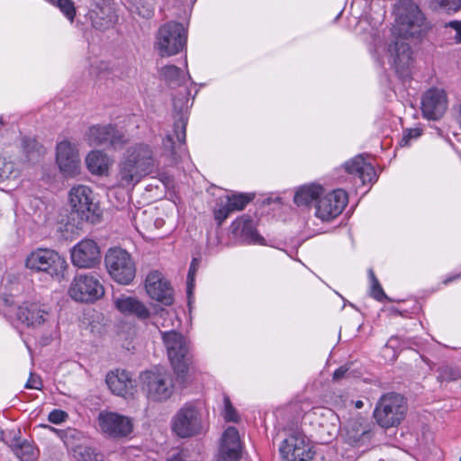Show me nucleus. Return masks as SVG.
<instances>
[{
	"mask_svg": "<svg viewBox=\"0 0 461 461\" xmlns=\"http://www.w3.org/2000/svg\"><path fill=\"white\" fill-rule=\"evenodd\" d=\"M394 23L392 28L393 40L385 48L378 29L370 32L371 44L376 59L384 63L380 58V49L385 52L389 64L396 74L405 78L409 76L411 62V49L405 39H417L425 34L430 28L424 14L412 0H395L393 5Z\"/></svg>",
	"mask_w": 461,
	"mask_h": 461,
	"instance_id": "1",
	"label": "nucleus"
},
{
	"mask_svg": "<svg viewBox=\"0 0 461 461\" xmlns=\"http://www.w3.org/2000/svg\"><path fill=\"white\" fill-rule=\"evenodd\" d=\"M156 149L145 142L129 146L122 154L117 174L121 186L137 185L143 177L156 171L158 167Z\"/></svg>",
	"mask_w": 461,
	"mask_h": 461,
	"instance_id": "2",
	"label": "nucleus"
},
{
	"mask_svg": "<svg viewBox=\"0 0 461 461\" xmlns=\"http://www.w3.org/2000/svg\"><path fill=\"white\" fill-rule=\"evenodd\" d=\"M187 29L180 23L168 22L159 27L156 34L155 49L161 57L181 52L186 45Z\"/></svg>",
	"mask_w": 461,
	"mask_h": 461,
	"instance_id": "3",
	"label": "nucleus"
},
{
	"mask_svg": "<svg viewBox=\"0 0 461 461\" xmlns=\"http://www.w3.org/2000/svg\"><path fill=\"white\" fill-rule=\"evenodd\" d=\"M25 267L35 272H43L53 278L64 276L68 264L58 252L50 249H37L27 255Z\"/></svg>",
	"mask_w": 461,
	"mask_h": 461,
	"instance_id": "4",
	"label": "nucleus"
},
{
	"mask_svg": "<svg viewBox=\"0 0 461 461\" xmlns=\"http://www.w3.org/2000/svg\"><path fill=\"white\" fill-rule=\"evenodd\" d=\"M407 411V404L404 398L395 393L384 394L378 401L374 417L382 428L398 426L404 419Z\"/></svg>",
	"mask_w": 461,
	"mask_h": 461,
	"instance_id": "5",
	"label": "nucleus"
},
{
	"mask_svg": "<svg viewBox=\"0 0 461 461\" xmlns=\"http://www.w3.org/2000/svg\"><path fill=\"white\" fill-rule=\"evenodd\" d=\"M161 336L171 366L178 378L183 381L190 361L189 343L181 333L175 330L161 331Z\"/></svg>",
	"mask_w": 461,
	"mask_h": 461,
	"instance_id": "6",
	"label": "nucleus"
},
{
	"mask_svg": "<svg viewBox=\"0 0 461 461\" xmlns=\"http://www.w3.org/2000/svg\"><path fill=\"white\" fill-rule=\"evenodd\" d=\"M140 378L142 391L151 401L162 402L173 394L172 376L165 368L145 371Z\"/></svg>",
	"mask_w": 461,
	"mask_h": 461,
	"instance_id": "7",
	"label": "nucleus"
},
{
	"mask_svg": "<svg viewBox=\"0 0 461 461\" xmlns=\"http://www.w3.org/2000/svg\"><path fill=\"white\" fill-rule=\"evenodd\" d=\"M105 267L111 277L119 284H130L136 273L131 256L121 248L110 249L104 258Z\"/></svg>",
	"mask_w": 461,
	"mask_h": 461,
	"instance_id": "8",
	"label": "nucleus"
},
{
	"mask_svg": "<svg viewBox=\"0 0 461 461\" xmlns=\"http://www.w3.org/2000/svg\"><path fill=\"white\" fill-rule=\"evenodd\" d=\"M172 430L180 438H190L203 431L202 414L193 402L184 404L172 419Z\"/></svg>",
	"mask_w": 461,
	"mask_h": 461,
	"instance_id": "9",
	"label": "nucleus"
},
{
	"mask_svg": "<svg viewBox=\"0 0 461 461\" xmlns=\"http://www.w3.org/2000/svg\"><path fill=\"white\" fill-rule=\"evenodd\" d=\"M69 203L72 212L81 221L96 222L99 220V207L94 202L92 190L84 185L74 186L69 191Z\"/></svg>",
	"mask_w": 461,
	"mask_h": 461,
	"instance_id": "10",
	"label": "nucleus"
},
{
	"mask_svg": "<svg viewBox=\"0 0 461 461\" xmlns=\"http://www.w3.org/2000/svg\"><path fill=\"white\" fill-rule=\"evenodd\" d=\"M68 293L77 302H95L104 294V288L93 275H78L73 279Z\"/></svg>",
	"mask_w": 461,
	"mask_h": 461,
	"instance_id": "11",
	"label": "nucleus"
},
{
	"mask_svg": "<svg viewBox=\"0 0 461 461\" xmlns=\"http://www.w3.org/2000/svg\"><path fill=\"white\" fill-rule=\"evenodd\" d=\"M347 203L348 194L342 189L321 194L315 204V216L323 221H330L342 212Z\"/></svg>",
	"mask_w": 461,
	"mask_h": 461,
	"instance_id": "12",
	"label": "nucleus"
},
{
	"mask_svg": "<svg viewBox=\"0 0 461 461\" xmlns=\"http://www.w3.org/2000/svg\"><path fill=\"white\" fill-rule=\"evenodd\" d=\"M280 453L285 461H310L315 454L306 437L299 432L291 434L283 441Z\"/></svg>",
	"mask_w": 461,
	"mask_h": 461,
	"instance_id": "13",
	"label": "nucleus"
},
{
	"mask_svg": "<svg viewBox=\"0 0 461 461\" xmlns=\"http://www.w3.org/2000/svg\"><path fill=\"white\" fill-rule=\"evenodd\" d=\"M87 140L91 146L121 149L127 141L125 134L113 125H95L89 128Z\"/></svg>",
	"mask_w": 461,
	"mask_h": 461,
	"instance_id": "14",
	"label": "nucleus"
},
{
	"mask_svg": "<svg viewBox=\"0 0 461 461\" xmlns=\"http://www.w3.org/2000/svg\"><path fill=\"white\" fill-rule=\"evenodd\" d=\"M16 319L30 328H39L51 321L50 308L39 303H24L15 309Z\"/></svg>",
	"mask_w": 461,
	"mask_h": 461,
	"instance_id": "15",
	"label": "nucleus"
},
{
	"mask_svg": "<svg viewBox=\"0 0 461 461\" xmlns=\"http://www.w3.org/2000/svg\"><path fill=\"white\" fill-rule=\"evenodd\" d=\"M101 252L97 243L85 239L77 243L71 249V261L80 268H92L100 263Z\"/></svg>",
	"mask_w": 461,
	"mask_h": 461,
	"instance_id": "16",
	"label": "nucleus"
},
{
	"mask_svg": "<svg viewBox=\"0 0 461 461\" xmlns=\"http://www.w3.org/2000/svg\"><path fill=\"white\" fill-rule=\"evenodd\" d=\"M56 160L65 176H75L80 172L78 151L69 141L63 140L57 145Z\"/></svg>",
	"mask_w": 461,
	"mask_h": 461,
	"instance_id": "17",
	"label": "nucleus"
},
{
	"mask_svg": "<svg viewBox=\"0 0 461 461\" xmlns=\"http://www.w3.org/2000/svg\"><path fill=\"white\" fill-rule=\"evenodd\" d=\"M447 109V97L445 90L432 87L427 90L421 99V111L427 119L438 120Z\"/></svg>",
	"mask_w": 461,
	"mask_h": 461,
	"instance_id": "18",
	"label": "nucleus"
},
{
	"mask_svg": "<svg viewBox=\"0 0 461 461\" xmlns=\"http://www.w3.org/2000/svg\"><path fill=\"white\" fill-rule=\"evenodd\" d=\"M98 420L101 430L113 438L126 437L132 431L131 420L115 412H101Z\"/></svg>",
	"mask_w": 461,
	"mask_h": 461,
	"instance_id": "19",
	"label": "nucleus"
},
{
	"mask_svg": "<svg viewBox=\"0 0 461 461\" xmlns=\"http://www.w3.org/2000/svg\"><path fill=\"white\" fill-rule=\"evenodd\" d=\"M145 288L148 294L165 305L173 303V289L158 271H151L146 277Z\"/></svg>",
	"mask_w": 461,
	"mask_h": 461,
	"instance_id": "20",
	"label": "nucleus"
},
{
	"mask_svg": "<svg viewBox=\"0 0 461 461\" xmlns=\"http://www.w3.org/2000/svg\"><path fill=\"white\" fill-rule=\"evenodd\" d=\"M111 0H94L87 16L93 27L100 31L111 28L116 22L115 14L109 2Z\"/></svg>",
	"mask_w": 461,
	"mask_h": 461,
	"instance_id": "21",
	"label": "nucleus"
},
{
	"mask_svg": "<svg viewBox=\"0 0 461 461\" xmlns=\"http://www.w3.org/2000/svg\"><path fill=\"white\" fill-rule=\"evenodd\" d=\"M241 455V443L236 428L228 427L221 438L218 461H238Z\"/></svg>",
	"mask_w": 461,
	"mask_h": 461,
	"instance_id": "22",
	"label": "nucleus"
},
{
	"mask_svg": "<svg viewBox=\"0 0 461 461\" xmlns=\"http://www.w3.org/2000/svg\"><path fill=\"white\" fill-rule=\"evenodd\" d=\"M105 382L113 394L124 398L131 395L135 388V381L131 378V374L122 369L109 372Z\"/></svg>",
	"mask_w": 461,
	"mask_h": 461,
	"instance_id": "23",
	"label": "nucleus"
},
{
	"mask_svg": "<svg viewBox=\"0 0 461 461\" xmlns=\"http://www.w3.org/2000/svg\"><path fill=\"white\" fill-rule=\"evenodd\" d=\"M345 440L350 445H359L370 440L371 432L366 420L360 415L349 418L345 425Z\"/></svg>",
	"mask_w": 461,
	"mask_h": 461,
	"instance_id": "24",
	"label": "nucleus"
},
{
	"mask_svg": "<svg viewBox=\"0 0 461 461\" xmlns=\"http://www.w3.org/2000/svg\"><path fill=\"white\" fill-rule=\"evenodd\" d=\"M113 303L120 312L134 316L140 321H145L150 316L149 310L135 297L123 294L113 296Z\"/></svg>",
	"mask_w": 461,
	"mask_h": 461,
	"instance_id": "25",
	"label": "nucleus"
},
{
	"mask_svg": "<svg viewBox=\"0 0 461 461\" xmlns=\"http://www.w3.org/2000/svg\"><path fill=\"white\" fill-rule=\"evenodd\" d=\"M188 102L187 93L173 98L174 111L178 113V118L174 122V136L180 144L185 141Z\"/></svg>",
	"mask_w": 461,
	"mask_h": 461,
	"instance_id": "26",
	"label": "nucleus"
},
{
	"mask_svg": "<svg viewBox=\"0 0 461 461\" xmlns=\"http://www.w3.org/2000/svg\"><path fill=\"white\" fill-rule=\"evenodd\" d=\"M344 167L348 174L357 176L363 185L372 183L376 179V172L374 166L370 162L366 161L363 155H357L347 161Z\"/></svg>",
	"mask_w": 461,
	"mask_h": 461,
	"instance_id": "27",
	"label": "nucleus"
},
{
	"mask_svg": "<svg viewBox=\"0 0 461 461\" xmlns=\"http://www.w3.org/2000/svg\"><path fill=\"white\" fill-rule=\"evenodd\" d=\"M324 189L320 185L311 184L301 186L295 193L294 201L298 206H308L312 202L317 203Z\"/></svg>",
	"mask_w": 461,
	"mask_h": 461,
	"instance_id": "28",
	"label": "nucleus"
},
{
	"mask_svg": "<svg viewBox=\"0 0 461 461\" xmlns=\"http://www.w3.org/2000/svg\"><path fill=\"white\" fill-rule=\"evenodd\" d=\"M236 229H240L241 238L249 244H264L265 239L258 232L250 218L239 219L233 222Z\"/></svg>",
	"mask_w": 461,
	"mask_h": 461,
	"instance_id": "29",
	"label": "nucleus"
},
{
	"mask_svg": "<svg viewBox=\"0 0 461 461\" xmlns=\"http://www.w3.org/2000/svg\"><path fill=\"white\" fill-rule=\"evenodd\" d=\"M86 164L88 170L95 175H104L109 168V158L101 151L90 152L86 158Z\"/></svg>",
	"mask_w": 461,
	"mask_h": 461,
	"instance_id": "30",
	"label": "nucleus"
},
{
	"mask_svg": "<svg viewBox=\"0 0 461 461\" xmlns=\"http://www.w3.org/2000/svg\"><path fill=\"white\" fill-rule=\"evenodd\" d=\"M135 228L139 230L151 231L162 224V220L154 219L152 213L145 210H138L132 218Z\"/></svg>",
	"mask_w": 461,
	"mask_h": 461,
	"instance_id": "31",
	"label": "nucleus"
},
{
	"mask_svg": "<svg viewBox=\"0 0 461 461\" xmlns=\"http://www.w3.org/2000/svg\"><path fill=\"white\" fill-rule=\"evenodd\" d=\"M23 149L26 155L27 160L35 162L44 154L43 147L35 140L23 139Z\"/></svg>",
	"mask_w": 461,
	"mask_h": 461,
	"instance_id": "32",
	"label": "nucleus"
},
{
	"mask_svg": "<svg viewBox=\"0 0 461 461\" xmlns=\"http://www.w3.org/2000/svg\"><path fill=\"white\" fill-rule=\"evenodd\" d=\"M160 74L172 86H179L184 81V75L181 69L175 65L164 66L160 70Z\"/></svg>",
	"mask_w": 461,
	"mask_h": 461,
	"instance_id": "33",
	"label": "nucleus"
},
{
	"mask_svg": "<svg viewBox=\"0 0 461 461\" xmlns=\"http://www.w3.org/2000/svg\"><path fill=\"white\" fill-rule=\"evenodd\" d=\"M429 7L433 11L456 13L461 9V0H430Z\"/></svg>",
	"mask_w": 461,
	"mask_h": 461,
	"instance_id": "34",
	"label": "nucleus"
},
{
	"mask_svg": "<svg viewBox=\"0 0 461 461\" xmlns=\"http://www.w3.org/2000/svg\"><path fill=\"white\" fill-rule=\"evenodd\" d=\"M253 196L249 194H238L227 197V204L232 212L241 211L252 200Z\"/></svg>",
	"mask_w": 461,
	"mask_h": 461,
	"instance_id": "35",
	"label": "nucleus"
},
{
	"mask_svg": "<svg viewBox=\"0 0 461 461\" xmlns=\"http://www.w3.org/2000/svg\"><path fill=\"white\" fill-rule=\"evenodd\" d=\"M57 231L62 238L70 239L75 232V224L70 221L69 217H63L57 223Z\"/></svg>",
	"mask_w": 461,
	"mask_h": 461,
	"instance_id": "36",
	"label": "nucleus"
},
{
	"mask_svg": "<svg viewBox=\"0 0 461 461\" xmlns=\"http://www.w3.org/2000/svg\"><path fill=\"white\" fill-rule=\"evenodd\" d=\"M53 5H57L59 10L65 14V16L70 21L73 22L76 9L74 6V3L71 0H50Z\"/></svg>",
	"mask_w": 461,
	"mask_h": 461,
	"instance_id": "37",
	"label": "nucleus"
},
{
	"mask_svg": "<svg viewBox=\"0 0 461 461\" xmlns=\"http://www.w3.org/2000/svg\"><path fill=\"white\" fill-rule=\"evenodd\" d=\"M75 456L81 461H98V455L87 446H80L75 449Z\"/></svg>",
	"mask_w": 461,
	"mask_h": 461,
	"instance_id": "38",
	"label": "nucleus"
},
{
	"mask_svg": "<svg viewBox=\"0 0 461 461\" xmlns=\"http://www.w3.org/2000/svg\"><path fill=\"white\" fill-rule=\"evenodd\" d=\"M372 286H371V295L376 299L377 301H382L384 298L386 297L383 288L381 287L379 281L375 277L374 272L372 269L368 271Z\"/></svg>",
	"mask_w": 461,
	"mask_h": 461,
	"instance_id": "39",
	"label": "nucleus"
},
{
	"mask_svg": "<svg viewBox=\"0 0 461 461\" xmlns=\"http://www.w3.org/2000/svg\"><path fill=\"white\" fill-rule=\"evenodd\" d=\"M421 135V130L418 128L407 129L403 131L402 137L399 142L401 147L409 146L412 140H417Z\"/></svg>",
	"mask_w": 461,
	"mask_h": 461,
	"instance_id": "40",
	"label": "nucleus"
},
{
	"mask_svg": "<svg viewBox=\"0 0 461 461\" xmlns=\"http://www.w3.org/2000/svg\"><path fill=\"white\" fill-rule=\"evenodd\" d=\"M224 419L227 421L232 422L239 420V416L228 397L224 398Z\"/></svg>",
	"mask_w": 461,
	"mask_h": 461,
	"instance_id": "41",
	"label": "nucleus"
},
{
	"mask_svg": "<svg viewBox=\"0 0 461 461\" xmlns=\"http://www.w3.org/2000/svg\"><path fill=\"white\" fill-rule=\"evenodd\" d=\"M233 212L231 209L228 206L227 203L221 204L217 210L214 212L215 220L219 224H221L230 215V213Z\"/></svg>",
	"mask_w": 461,
	"mask_h": 461,
	"instance_id": "42",
	"label": "nucleus"
},
{
	"mask_svg": "<svg viewBox=\"0 0 461 461\" xmlns=\"http://www.w3.org/2000/svg\"><path fill=\"white\" fill-rule=\"evenodd\" d=\"M198 267H199V260L197 258H193V260L190 264V267H189L188 275H187L188 293H190V291L193 287V283L194 281V276L197 272Z\"/></svg>",
	"mask_w": 461,
	"mask_h": 461,
	"instance_id": "43",
	"label": "nucleus"
},
{
	"mask_svg": "<svg viewBox=\"0 0 461 461\" xmlns=\"http://www.w3.org/2000/svg\"><path fill=\"white\" fill-rule=\"evenodd\" d=\"M68 413L61 410H53L49 414V420L54 424H60L66 420Z\"/></svg>",
	"mask_w": 461,
	"mask_h": 461,
	"instance_id": "44",
	"label": "nucleus"
},
{
	"mask_svg": "<svg viewBox=\"0 0 461 461\" xmlns=\"http://www.w3.org/2000/svg\"><path fill=\"white\" fill-rule=\"evenodd\" d=\"M138 14L143 18H150L154 14L153 5L147 3L146 5H140L136 6Z\"/></svg>",
	"mask_w": 461,
	"mask_h": 461,
	"instance_id": "45",
	"label": "nucleus"
},
{
	"mask_svg": "<svg viewBox=\"0 0 461 461\" xmlns=\"http://www.w3.org/2000/svg\"><path fill=\"white\" fill-rule=\"evenodd\" d=\"M13 164L6 162L5 159L0 158V182L9 178L12 172Z\"/></svg>",
	"mask_w": 461,
	"mask_h": 461,
	"instance_id": "46",
	"label": "nucleus"
},
{
	"mask_svg": "<svg viewBox=\"0 0 461 461\" xmlns=\"http://www.w3.org/2000/svg\"><path fill=\"white\" fill-rule=\"evenodd\" d=\"M446 28H450L455 31L454 40L456 42H461V21H451L446 24Z\"/></svg>",
	"mask_w": 461,
	"mask_h": 461,
	"instance_id": "47",
	"label": "nucleus"
},
{
	"mask_svg": "<svg viewBox=\"0 0 461 461\" xmlns=\"http://www.w3.org/2000/svg\"><path fill=\"white\" fill-rule=\"evenodd\" d=\"M349 375V367L347 366H341L334 371L333 380L339 381L343 378L348 377Z\"/></svg>",
	"mask_w": 461,
	"mask_h": 461,
	"instance_id": "48",
	"label": "nucleus"
},
{
	"mask_svg": "<svg viewBox=\"0 0 461 461\" xmlns=\"http://www.w3.org/2000/svg\"><path fill=\"white\" fill-rule=\"evenodd\" d=\"M25 387L28 389H36L39 390L41 387V381L38 376H34L32 374H31Z\"/></svg>",
	"mask_w": 461,
	"mask_h": 461,
	"instance_id": "49",
	"label": "nucleus"
},
{
	"mask_svg": "<svg viewBox=\"0 0 461 461\" xmlns=\"http://www.w3.org/2000/svg\"><path fill=\"white\" fill-rule=\"evenodd\" d=\"M163 146L165 149L170 151L171 155L175 154V141L174 136L171 134L167 135L166 139L163 140Z\"/></svg>",
	"mask_w": 461,
	"mask_h": 461,
	"instance_id": "50",
	"label": "nucleus"
},
{
	"mask_svg": "<svg viewBox=\"0 0 461 461\" xmlns=\"http://www.w3.org/2000/svg\"><path fill=\"white\" fill-rule=\"evenodd\" d=\"M363 405H364V403H363V402H362V401H357V402H355V406H356L357 409L362 408V407H363Z\"/></svg>",
	"mask_w": 461,
	"mask_h": 461,
	"instance_id": "51",
	"label": "nucleus"
},
{
	"mask_svg": "<svg viewBox=\"0 0 461 461\" xmlns=\"http://www.w3.org/2000/svg\"><path fill=\"white\" fill-rule=\"evenodd\" d=\"M5 303L10 308L13 307V301H10L9 299H5Z\"/></svg>",
	"mask_w": 461,
	"mask_h": 461,
	"instance_id": "52",
	"label": "nucleus"
},
{
	"mask_svg": "<svg viewBox=\"0 0 461 461\" xmlns=\"http://www.w3.org/2000/svg\"><path fill=\"white\" fill-rule=\"evenodd\" d=\"M454 278H447L444 281L445 284L451 282Z\"/></svg>",
	"mask_w": 461,
	"mask_h": 461,
	"instance_id": "53",
	"label": "nucleus"
},
{
	"mask_svg": "<svg viewBox=\"0 0 461 461\" xmlns=\"http://www.w3.org/2000/svg\"><path fill=\"white\" fill-rule=\"evenodd\" d=\"M327 412L330 414L331 416H334V413L330 410H327Z\"/></svg>",
	"mask_w": 461,
	"mask_h": 461,
	"instance_id": "54",
	"label": "nucleus"
}]
</instances>
